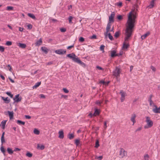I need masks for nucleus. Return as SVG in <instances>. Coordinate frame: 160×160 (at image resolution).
Instances as JSON below:
<instances>
[{"label": "nucleus", "instance_id": "f257e3e1", "mask_svg": "<svg viewBox=\"0 0 160 160\" xmlns=\"http://www.w3.org/2000/svg\"><path fill=\"white\" fill-rule=\"evenodd\" d=\"M135 18L136 16L135 15L132 14V12H130L128 15V20L127 21L128 25L125 31V35L126 37L124 38L125 42L128 40L129 38L132 35V29L134 26Z\"/></svg>", "mask_w": 160, "mask_h": 160}, {"label": "nucleus", "instance_id": "f03ea898", "mask_svg": "<svg viewBox=\"0 0 160 160\" xmlns=\"http://www.w3.org/2000/svg\"><path fill=\"white\" fill-rule=\"evenodd\" d=\"M146 122H147V125L144 126L145 128H148L152 127L153 125V122L150 119V118L148 117H146Z\"/></svg>", "mask_w": 160, "mask_h": 160}, {"label": "nucleus", "instance_id": "7ed1b4c3", "mask_svg": "<svg viewBox=\"0 0 160 160\" xmlns=\"http://www.w3.org/2000/svg\"><path fill=\"white\" fill-rule=\"evenodd\" d=\"M119 155L121 158H123L124 157H126L127 155V152L123 149L121 148L120 149L119 152Z\"/></svg>", "mask_w": 160, "mask_h": 160}, {"label": "nucleus", "instance_id": "20e7f679", "mask_svg": "<svg viewBox=\"0 0 160 160\" xmlns=\"http://www.w3.org/2000/svg\"><path fill=\"white\" fill-rule=\"evenodd\" d=\"M120 73L119 68L117 67H116L115 69L113 72V75L117 78L119 76Z\"/></svg>", "mask_w": 160, "mask_h": 160}, {"label": "nucleus", "instance_id": "39448f33", "mask_svg": "<svg viewBox=\"0 0 160 160\" xmlns=\"http://www.w3.org/2000/svg\"><path fill=\"white\" fill-rule=\"evenodd\" d=\"M120 93L121 95L120 98L121 101V102H122L125 100V96H126V93L125 92H123L122 90H121Z\"/></svg>", "mask_w": 160, "mask_h": 160}, {"label": "nucleus", "instance_id": "423d86ee", "mask_svg": "<svg viewBox=\"0 0 160 160\" xmlns=\"http://www.w3.org/2000/svg\"><path fill=\"white\" fill-rule=\"evenodd\" d=\"M14 100V102H18L21 101L22 99V97L20 96L19 94L16 95L13 98Z\"/></svg>", "mask_w": 160, "mask_h": 160}, {"label": "nucleus", "instance_id": "0eeeda50", "mask_svg": "<svg viewBox=\"0 0 160 160\" xmlns=\"http://www.w3.org/2000/svg\"><path fill=\"white\" fill-rule=\"evenodd\" d=\"M55 52L57 54L59 55H63L66 54V51L62 49H59L56 50Z\"/></svg>", "mask_w": 160, "mask_h": 160}, {"label": "nucleus", "instance_id": "6e6552de", "mask_svg": "<svg viewBox=\"0 0 160 160\" xmlns=\"http://www.w3.org/2000/svg\"><path fill=\"white\" fill-rule=\"evenodd\" d=\"M67 56L69 58H72V60L74 62H75L78 58L77 57V56L75 55L73 53H72V54H68L67 55Z\"/></svg>", "mask_w": 160, "mask_h": 160}, {"label": "nucleus", "instance_id": "1a4fd4ad", "mask_svg": "<svg viewBox=\"0 0 160 160\" xmlns=\"http://www.w3.org/2000/svg\"><path fill=\"white\" fill-rule=\"evenodd\" d=\"M115 16V13L114 12H112L109 18V22L108 23H111L113 22H114V18Z\"/></svg>", "mask_w": 160, "mask_h": 160}, {"label": "nucleus", "instance_id": "9d476101", "mask_svg": "<svg viewBox=\"0 0 160 160\" xmlns=\"http://www.w3.org/2000/svg\"><path fill=\"white\" fill-rule=\"evenodd\" d=\"M111 25L110 23H108L107 25V26L106 28V32L104 33V34L105 36L106 37L108 36V32L110 31V29L111 28Z\"/></svg>", "mask_w": 160, "mask_h": 160}, {"label": "nucleus", "instance_id": "9b49d317", "mask_svg": "<svg viewBox=\"0 0 160 160\" xmlns=\"http://www.w3.org/2000/svg\"><path fill=\"white\" fill-rule=\"evenodd\" d=\"M75 62L78 63L83 68H85L86 67V64L81 61L78 58H77V59L76 60Z\"/></svg>", "mask_w": 160, "mask_h": 160}, {"label": "nucleus", "instance_id": "f8f14e48", "mask_svg": "<svg viewBox=\"0 0 160 160\" xmlns=\"http://www.w3.org/2000/svg\"><path fill=\"white\" fill-rule=\"evenodd\" d=\"M154 107L152 110V111L156 113H160V107L158 108L157 106H154Z\"/></svg>", "mask_w": 160, "mask_h": 160}, {"label": "nucleus", "instance_id": "ddd939ff", "mask_svg": "<svg viewBox=\"0 0 160 160\" xmlns=\"http://www.w3.org/2000/svg\"><path fill=\"white\" fill-rule=\"evenodd\" d=\"M1 98L6 103H8L11 101L10 99L8 98V97L4 98L3 97L1 96Z\"/></svg>", "mask_w": 160, "mask_h": 160}, {"label": "nucleus", "instance_id": "4468645a", "mask_svg": "<svg viewBox=\"0 0 160 160\" xmlns=\"http://www.w3.org/2000/svg\"><path fill=\"white\" fill-rule=\"evenodd\" d=\"M136 115L134 113H133L132 114L131 117V120L132 122H133V125H134L135 123L136 122L135 118H136Z\"/></svg>", "mask_w": 160, "mask_h": 160}, {"label": "nucleus", "instance_id": "2eb2a0df", "mask_svg": "<svg viewBox=\"0 0 160 160\" xmlns=\"http://www.w3.org/2000/svg\"><path fill=\"white\" fill-rule=\"evenodd\" d=\"M111 56L112 58H113L116 56H119V55L118 54H116V51L115 50L111 51Z\"/></svg>", "mask_w": 160, "mask_h": 160}, {"label": "nucleus", "instance_id": "dca6fc26", "mask_svg": "<svg viewBox=\"0 0 160 160\" xmlns=\"http://www.w3.org/2000/svg\"><path fill=\"white\" fill-rule=\"evenodd\" d=\"M58 137L61 139H63L64 138V133L63 131H60L58 132Z\"/></svg>", "mask_w": 160, "mask_h": 160}, {"label": "nucleus", "instance_id": "f3484780", "mask_svg": "<svg viewBox=\"0 0 160 160\" xmlns=\"http://www.w3.org/2000/svg\"><path fill=\"white\" fill-rule=\"evenodd\" d=\"M8 113L10 119H12L14 113L13 112H10L9 111H8Z\"/></svg>", "mask_w": 160, "mask_h": 160}, {"label": "nucleus", "instance_id": "a211bd4d", "mask_svg": "<svg viewBox=\"0 0 160 160\" xmlns=\"http://www.w3.org/2000/svg\"><path fill=\"white\" fill-rule=\"evenodd\" d=\"M100 113V111L98 109H95V111L94 113L93 114V115H94V116H96L97 115H98Z\"/></svg>", "mask_w": 160, "mask_h": 160}, {"label": "nucleus", "instance_id": "6ab92c4d", "mask_svg": "<svg viewBox=\"0 0 160 160\" xmlns=\"http://www.w3.org/2000/svg\"><path fill=\"white\" fill-rule=\"evenodd\" d=\"M150 32H147L145 34L143 35H142L141 37V38L142 39H144L150 34Z\"/></svg>", "mask_w": 160, "mask_h": 160}, {"label": "nucleus", "instance_id": "aec40b11", "mask_svg": "<svg viewBox=\"0 0 160 160\" xmlns=\"http://www.w3.org/2000/svg\"><path fill=\"white\" fill-rule=\"evenodd\" d=\"M0 150L1 152L3 153L4 156H5V152H6V150L4 148L2 145H1V147L0 148Z\"/></svg>", "mask_w": 160, "mask_h": 160}, {"label": "nucleus", "instance_id": "412c9836", "mask_svg": "<svg viewBox=\"0 0 160 160\" xmlns=\"http://www.w3.org/2000/svg\"><path fill=\"white\" fill-rule=\"evenodd\" d=\"M41 50L45 53H47L48 52V49L47 48L45 47H42L41 48Z\"/></svg>", "mask_w": 160, "mask_h": 160}, {"label": "nucleus", "instance_id": "4be33fe9", "mask_svg": "<svg viewBox=\"0 0 160 160\" xmlns=\"http://www.w3.org/2000/svg\"><path fill=\"white\" fill-rule=\"evenodd\" d=\"M18 46L19 47H20L22 48H24L26 47V45L25 44H23V43H19L18 44Z\"/></svg>", "mask_w": 160, "mask_h": 160}, {"label": "nucleus", "instance_id": "5701e85b", "mask_svg": "<svg viewBox=\"0 0 160 160\" xmlns=\"http://www.w3.org/2000/svg\"><path fill=\"white\" fill-rule=\"evenodd\" d=\"M42 42V41L41 38H40L39 40L38 41L35 43L36 45L39 46L41 45Z\"/></svg>", "mask_w": 160, "mask_h": 160}, {"label": "nucleus", "instance_id": "b1692460", "mask_svg": "<svg viewBox=\"0 0 160 160\" xmlns=\"http://www.w3.org/2000/svg\"><path fill=\"white\" fill-rule=\"evenodd\" d=\"M6 120H3L2 121L1 123V126L2 127V128L3 129H4L5 128V126L6 123Z\"/></svg>", "mask_w": 160, "mask_h": 160}, {"label": "nucleus", "instance_id": "393cba45", "mask_svg": "<svg viewBox=\"0 0 160 160\" xmlns=\"http://www.w3.org/2000/svg\"><path fill=\"white\" fill-rule=\"evenodd\" d=\"M37 148L38 149H40L41 150H42L44 149L45 148V147L43 145H41L40 146L39 144H38L37 145Z\"/></svg>", "mask_w": 160, "mask_h": 160}, {"label": "nucleus", "instance_id": "a878e982", "mask_svg": "<svg viewBox=\"0 0 160 160\" xmlns=\"http://www.w3.org/2000/svg\"><path fill=\"white\" fill-rule=\"evenodd\" d=\"M68 137L70 139H72L74 138V135L73 134L69 133L68 134Z\"/></svg>", "mask_w": 160, "mask_h": 160}, {"label": "nucleus", "instance_id": "bb28decb", "mask_svg": "<svg viewBox=\"0 0 160 160\" xmlns=\"http://www.w3.org/2000/svg\"><path fill=\"white\" fill-rule=\"evenodd\" d=\"M28 16H29L30 17L32 18L33 19H36V18L35 15L31 13H28Z\"/></svg>", "mask_w": 160, "mask_h": 160}, {"label": "nucleus", "instance_id": "cd10ccee", "mask_svg": "<svg viewBox=\"0 0 160 160\" xmlns=\"http://www.w3.org/2000/svg\"><path fill=\"white\" fill-rule=\"evenodd\" d=\"M17 123L19 125H24L25 124V122H24L20 120H18L17 121Z\"/></svg>", "mask_w": 160, "mask_h": 160}, {"label": "nucleus", "instance_id": "c85d7f7f", "mask_svg": "<svg viewBox=\"0 0 160 160\" xmlns=\"http://www.w3.org/2000/svg\"><path fill=\"white\" fill-rule=\"evenodd\" d=\"M7 150L8 153L10 154H12L13 153V151H12L11 148H7Z\"/></svg>", "mask_w": 160, "mask_h": 160}, {"label": "nucleus", "instance_id": "c756f323", "mask_svg": "<svg viewBox=\"0 0 160 160\" xmlns=\"http://www.w3.org/2000/svg\"><path fill=\"white\" fill-rule=\"evenodd\" d=\"M6 10L7 11H13L14 10V8L12 6H7Z\"/></svg>", "mask_w": 160, "mask_h": 160}, {"label": "nucleus", "instance_id": "7c9ffc66", "mask_svg": "<svg viewBox=\"0 0 160 160\" xmlns=\"http://www.w3.org/2000/svg\"><path fill=\"white\" fill-rule=\"evenodd\" d=\"M41 84V82H38L36 83L35 85L33 86V88H36L38 87Z\"/></svg>", "mask_w": 160, "mask_h": 160}, {"label": "nucleus", "instance_id": "2f4dec72", "mask_svg": "<svg viewBox=\"0 0 160 160\" xmlns=\"http://www.w3.org/2000/svg\"><path fill=\"white\" fill-rule=\"evenodd\" d=\"M154 2L151 1L150 2V4L148 7L150 8H152L154 6Z\"/></svg>", "mask_w": 160, "mask_h": 160}, {"label": "nucleus", "instance_id": "473e14b6", "mask_svg": "<svg viewBox=\"0 0 160 160\" xmlns=\"http://www.w3.org/2000/svg\"><path fill=\"white\" fill-rule=\"evenodd\" d=\"M99 146V141L98 140H96L95 147L96 148H98Z\"/></svg>", "mask_w": 160, "mask_h": 160}, {"label": "nucleus", "instance_id": "72a5a7b5", "mask_svg": "<svg viewBox=\"0 0 160 160\" xmlns=\"http://www.w3.org/2000/svg\"><path fill=\"white\" fill-rule=\"evenodd\" d=\"M33 132L36 135H39L40 133V131L36 128L34 129Z\"/></svg>", "mask_w": 160, "mask_h": 160}, {"label": "nucleus", "instance_id": "f704fd0d", "mask_svg": "<svg viewBox=\"0 0 160 160\" xmlns=\"http://www.w3.org/2000/svg\"><path fill=\"white\" fill-rule=\"evenodd\" d=\"M149 156L148 154H145L144 156V160H149Z\"/></svg>", "mask_w": 160, "mask_h": 160}, {"label": "nucleus", "instance_id": "c9c22d12", "mask_svg": "<svg viewBox=\"0 0 160 160\" xmlns=\"http://www.w3.org/2000/svg\"><path fill=\"white\" fill-rule=\"evenodd\" d=\"M26 156L27 157H28L29 158H31L32 156V153L29 152H28L26 154Z\"/></svg>", "mask_w": 160, "mask_h": 160}, {"label": "nucleus", "instance_id": "e433bc0d", "mask_svg": "<svg viewBox=\"0 0 160 160\" xmlns=\"http://www.w3.org/2000/svg\"><path fill=\"white\" fill-rule=\"evenodd\" d=\"M6 94L10 97V98H12L13 97V95L10 92H7Z\"/></svg>", "mask_w": 160, "mask_h": 160}, {"label": "nucleus", "instance_id": "4c0bfd02", "mask_svg": "<svg viewBox=\"0 0 160 160\" xmlns=\"http://www.w3.org/2000/svg\"><path fill=\"white\" fill-rule=\"evenodd\" d=\"M108 35L109 38L112 41L113 40V37L111 35L110 33H108Z\"/></svg>", "mask_w": 160, "mask_h": 160}, {"label": "nucleus", "instance_id": "58836bf2", "mask_svg": "<svg viewBox=\"0 0 160 160\" xmlns=\"http://www.w3.org/2000/svg\"><path fill=\"white\" fill-rule=\"evenodd\" d=\"M129 45L128 44H126L125 42L123 44V48L127 49Z\"/></svg>", "mask_w": 160, "mask_h": 160}, {"label": "nucleus", "instance_id": "ea45409f", "mask_svg": "<svg viewBox=\"0 0 160 160\" xmlns=\"http://www.w3.org/2000/svg\"><path fill=\"white\" fill-rule=\"evenodd\" d=\"M119 36V33L118 32H116L114 34V37L116 38L118 37Z\"/></svg>", "mask_w": 160, "mask_h": 160}, {"label": "nucleus", "instance_id": "a19ab883", "mask_svg": "<svg viewBox=\"0 0 160 160\" xmlns=\"http://www.w3.org/2000/svg\"><path fill=\"white\" fill-rule=\"evenodd\" d=\"M4 50L5 48L3 47L0 46V52H3L4 51Z\"/></svg>", "mask_w": 160, "mask_h": 160}, {"label": "nucleus", "instance_id": "79ce46f5", "mask_svg": "<svg viewBox=\"0 0 160 160\" xmlns=\"http://www.w3.org/2000/svg\"><path fill=\"white\" fill-rule=\"evenodd\" d=\"M6 44L8 46H11L12 44V42L9 41H7L6 42Z\"/></svg>", "mask_w": 160, "mask_h": 160}, {"label": "nucleus", "instance_id": "37998d69", "mask_svg": "<svg viewBox=\"0 0 160 160\" xmlns=\"http://www.w3.org/2000/svg\"><path fill=\"white\" fill-rule=\"evenodd\" d=\"M1 142L2 143L1 145H2L3 143L5 142V140L4 137H1Z\"/></svg>", "mask_w": 160, "mask_h": 160}, {"label": "nucleus", "instance_id": "c03bdc74", "mask_svg": "<svg viewBox=\"0 0 160 160\" xmlns=\"http://www.w3.org/2000/svg\"><path fill=\"white\" fill-rule=\"evenodd\" d=\"M75 143L77 146L80 143V140L78 139H76L75 140Z\"/></svg>", "mask_w": 160, "mask_h": 160}, {"label": "nucleus", "instance_id": "a18cd8bd", "mask_svg": "<svg viewBox=\"0 0 160 160\" xmlns=\"http://www.w3.org/2000/svg\"><path fill=\"white\" fill-rule=\"evenodd\" d=\"M116 5L119 7H121L122 6V3L121 2H117L116 3Z\"/></svg>", "mask_w": 160, "mask_h": 160}, {"label": "nucleus", "instance_id": "49530a36", "mask_svg": "<svg viewBox=\"0 0 160 160\" xmlns=\"http://www.w3.org/2000/svg\"><path fill=\"white\" fill-rule=\"evenodd\" d=\"M149 102V104L150 106L151 107L152 106H154H154H156V105H154V103H153V101L150 102Z\"/></svg>", "mask_w": 160, "mask_h": 160}, {"label": "nucleus", "instance_id": "de8ad7c7", "mask_svg": "<svg viewBox=\"0 0 160 160\" xmlns=\"http://www.w3.org/2000/svg\"><path fill=\"white\" fill-rule=\"evenodd\" d=\"M79 41L80 42H83L84 41V38L82 37H80L79 39Z\"/></svg>", "mask_w": 160, "mask_h": 160}, {"label": "nucleus", "instance_id": "09e8293b", "mask_svg": "<svg viewBox=\"0 0 160 160\" xmlns=\"http://www.w3.org/2000/svg\"><path fill=\"white\" fill-rule=\"evenodd\" d=\"M72 18H73V17L72 16H70L68 18V20H69V23H72Z\"/></svg>", "mask_w": 160, "mask_h": 160}, {"label": "nucleus", "instance_id": "8fccbe9b", "mask_svg": "<svg viewBox=\"0 0 160 160\" xmlns=\"http://www.w3.org/2000/svg\"><path fill=\"white\" fill-rule=\"evenodd\" d=\"M60 31L62 32H65L66 31V29L65 28H62L60 29Z\"/></svg>", "mask_w": 160, "mask_h": 160}, {"label": "nucleus", "instance_id": "3c124183", "mask_svg": "<svg viewBox=\"0 0 160 160\" xmlns=\"http://www.w3.org/2000/svg\"><path fill=\"white\" fill-rule=\"evenodd\" d=\"M105 46L103 45H102L100 47V49L101 51H103V52H104V49Z\"/></svg>", "mask_w": 160, "mask_h": 160}, {"label": "nucleus", "instance_id": "603ef678", "mask_svg": "<svg viewBox=\"0 0 160 160\" xmlns=\"http://www.w3.org/2000/svg\"><path fill=\"white\" fill-rule=\"evenodd\" d=\"M117 18L119 20H120L122 19V17L121 15H118L117 16Z\"/></svg>", "mask_w": 160, "mask_h": 160}, {"label": "nucleus", "instance_id": "864d4df0", "mask_svg": "<svg viewBox=\"0 0 160 160\" xmlns=\"http://www.w3.org/2000/svg\"><path fill=\"white\" fill-rule=\"evenodd\" d=\"M152 95H150L149 96V98L148 99V101L149 102L152 101Z\"/></svg>", "mask_w": 160, "mask_h": 160}, {"label": "nucleus", "instance_id": "5fc2aeb1", "mask_svg": "<svg viewBox=\"0 0 160 160\" xmlns=\"http://www.w3.org/2000/svg\"><path fill=\"white\" fill-rule=\"evenodd\" d=\"M63 90L64 92L65 93H67L69 92V91L66 88H63Z\"/></svg>", "mask_w": 160, "mask_h": 160}, {"label": "nucleus", "instance_id": "6e6d98bb", "mask_svg": "<svg viewBox=\"0 0 160 160\" xmlns=\"http://www.w3.org/2000/svg\"><path fill=\"white\" fill-rule=\"evenodd\" d=\"M27 27L28 29H31L32 28V26L31 24H29L27 25Z\"/></svg>", "mask_w": 160, "mask_h": 160}, {"label": "nucleus", "instance_id": "4d7b16f0", "mask_svg": "<svg viewBox=\"0 0 160 160\" xmlns=\"http://www.w3.org/2000/svg\"><path fill=\"white\" fill-rule=\"evenodd\" d=\"M96 36L95 35H93L92 36L90 37V38L92 39H96Z\"/></svg>", "mask_w": 160, "mask_h": 160}, {"label": "nucleus", "instance_id": "13d9d810", "mask_svg": "<svg viewBox=\"0 0 160 160\" xmlns=\"http://www.w3.org/2000/svg\"><path fill=\"white\" fill-rule=\"evenodd\" d=\"M151 68L152 69V71L154 72H155L156 70V68L153 66H151Z\"/></svg>", "mask_w": 160, "mask_h": 160}, {"label": "nucleus", "instance_id": "bf43d9fd", "mask_svg": "<svg viewBox=\"0 0 160 160\" xmlns=\"http://www.w3.org/2000/svg\"><path fill=\"white\" fill-rule=\"evenodd\" d=\"M107 121H105L104 122V128L105 129H106L107 128Z\"/></svg>", "mask_w": 160, "mask_h": 160}, {"label": "nucleus", "instance_id": "052dcab7", "mask_svg": "<svg viewBox=\"0 0 160 160\" xmlns=\"http://www.w3.org/2000/svg\"><path fill=\"white\" fill-rule=\"evenodd\" d=\"M20 150V149L18 148H15L13 151L16 152L18 151H19Z\"/></svg>", "mask_w": 160, "mask_h": 160}, {"label": "nucleus", "instance_id": "680f3d73", "mask_svg": "<svg viewBox=\"0 0 160 160\" xmlns=\"http://www.w3.org/2000/svg\"><path fill=\"white\" fill-rule=\"evenodd\" d=\"M103 158L102 156H99V157H97L95 158H97L99 159L100 160H101Z\"/></svg>", "mask_w": 160, "mask_h": 160}, {"label": "nucleus", "instance_id": "e2e57ef3", "mask_svg": "<svg viewBox=\"0 0 160 160\" xmlns=\"http://www.w3.org/2000/svg\"><path fill=\"white\" fill-rule=\"evenodd\" d=\"M25 117L26 119H30L31 118V116L27 115H25Z\"/></svg>", "mask_w": 160, "mask_h": 160}, {"label": "nucleus", "instance_id": "0e129e2a", "mask_svg": "<svg viewBox=\"0 0 160 160\" xmlns=\"http://www.w3.org/2000/svg\"><path fill=\"white\" fill-rule=\"evenodd\" d=\"M142 129V128L141 127H139V128H138L136 130V132H138V131H140V130H141Z\"/></svg>", "mask_w": 160, "mask_h": 160}, {"label": "nucleus", "instance_id": "69168bd1", "mask_svg": "<svg viewBox=\"0 0 160 160\" xmlns=\"http://www.w3.org/2000/svg\"><path fill=\"white\" fill-rule=\"evenodd\" d=\"M101 102L100 101H98L96 102V104H97L100 105L101 104Z\"/></svg>", "mask_w": 160, "mask_h": 160}, {"label": "nucleus", "instance_id": "338daca9", "mask_svg": "<svg viewBox=\"0 0 160 160\" xmlns=\"http://www.w3.org/2000/svg\"><path fill=\"white\" fill-rule=\"evenodd\" d=\"M0 77L3 80H5V78L1 74H0Z\"/></svg>", "mask_w": 160, "mask_h": 160}, {"label": "nucleus", "instance_id": "774afa93", "mask_svg": "<svg viewBox=\"0 0 160 160\" xmlns=\"http://www.w3.org/2000/svg\"><path fill=\"white\" fill-rule=\"evenodd\" d=\"M97 68L99 70H103V68L101 67H99V66H97Z\"/></svg>", "mask_w": 160, "mask_h": 160}]
</instances>
